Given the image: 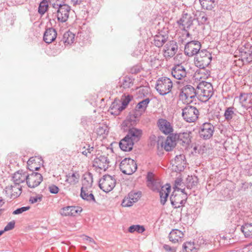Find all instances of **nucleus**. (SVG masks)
Segmentation results:
<instances>
[{"label": "nucleus", "instance_id": "23", "mask_svg": "<svg viewBox=\"0 0 252 252\" xmlns=\"http://www.w3.org/2000/svg\"><path fill=\"white\" fill-rule=\"evenodd\" d=\"M171 74L175 79L181 80L186 77L187 71L183 65L178 64L172 68Z\"/></svg>", "mask_w": 252, "mask_h": 252}, {"label": "nucleus", "instance_id": "6", "mask_svg": "<svg viewBox=\"0 0 252 252\" xmlns=\"http://www.w3.org/2000/svg\"><path fill=\"white\" fill-rule=\"evenodd\" d=\"M212 55L207 50H201L194 58V63L199 68H206L212 61Z\"/></svg>", "mask_w": 252, "mask_h": 252}, {"label": "nucleus", "instance_id": "45", "mask_svg": "<svg viewBox=\"0 0 252 252\" xmlns=\"http://www.w3.org/2000/svg\"><path fill=\"white\" fill-rule=\"evenodd\" d=\"M130 199L132 200V202L135 203L137 202L141 196V192L140 191L134 192L131 191L128 194Z\"/></svg>", "mask_w": 252, "mask_h": 252}, {"label": "nucleus", "instance_id": "28", "mask_svg": "<svg viewBox=\"0 0 252 252\" xmlns=\"http://www.w3.org/2000/svg\"><path fill=\"white\" fill-rule=\"evenodd\" d=\"M169 38L167 34H161L158 33L154 37L153 43L158 47H162L163 44L167 41Z\"/></svg>", "mask_w": 252, "mask_h": 252}, {"label": "nucleus", "instance_id": "59", "mask_svg": "<svg viewBox=\"0 0 252 252\" xmlns=\"http://www.w3.org/2000/svg\"><path fill=\"white\" fill-rule=\"evenodd\" d=\"M94 149V148L93 147H90L89 146L88 148L82 152V154L87 156L88 153H91L93 151Z\"/></svg>", "mask_w": 252, "mask_h": 252}, {"label": "nucleus", "instance_id": "36", "mask_svg": "<svg viewBox=\"0 0 252 252\" xmlns=\"http://www.w3.org/2000/svg\"><path fill=\"white\" fill-rule=\"evenodd\" d=\"M241 230L245 237H252V223H245L241 226Z\"/></svg>", "mask_w": 252, "mask_h": 252}, {"label": "nucleus", "instance_id": "60", "mask_svg": "<svg viewBox=\"0 0 252 252\" xmlns=\"http://www.w3.org/2000/svg\"><path fill=\"white\" fill-rule=\"evenodd\" d=\"M200 21L202 24H204L207 21V17L205 15H200L199 18Z\"/></svg>", "mask_w": 252, "mask_h": 252}, {"label": "nucleus", "instance_id": "16", "mask_svg": "<svg viewBox=\"0 0 252 252\" xmlns=\"http://www.w3.org/2000/svg\"><path fill=\"white\" fill-rule=\"evenodd\" d=\"M142 135L141 129L132 127L127 129V133L125 137L134 144L140 140Z\"/></svg>", "mask_w": 252, "mask_h": 252}, {"label": "nucleus", "instance_id": "4", "mask_svg": "<svg viewBox=\"0 0 252 252\" xmlns=\"http://www.w3.org/2000/svg\"><path fill=\"white\" fill-rule=\"evenodd\" d=\"M197 97V89L190 85H187L183 87L180 94V98L184 103L189 104L193 101L195 97Z\"/></svg>", "mask_w": 252, "mask_h": 252}, {"label": "nucleus", "instance_id": "46", "mask_svg": "<svg viewBox=\"0 0 252 252\" xmlns=\"http://www.w3.org/2000/svg\"><path fill=\"white\" fill-rule=\"evenodd\" d=\"M183 248L184 252H196L193 245L190 242L185 243Z\"/></svg>", "mask_w": 252, "mask_h": 252}, {"label": "nucleus", "instance_id": "22", "mask_svg": "<svg viewBox=\"0 0 252 252\" xmlns=\"http://www.w3.org/2000/svg\"><path fill=\"white\" fill-rule=\"evenodd\" d=\"M177 143L176 135L174 133L169 134L164 143H162L161 147H164L166 151H171L176 146Z\"/></svg>", "mask_w": 252, "mask_h": 252}, {"label": "nucleus", "instance_id": "55", "mask_svg": "<svg viewBox=\"0 0 252 252\" xmlns=\"http://www.w3.org/2000/svg\"><path fill=\"white\" fill-rule=\"evenodd\" d=\"M15 222L14 220L11 221L7 223V224L4 227V231H7L12 230L15 226Z\"/></svg>", "mask_w": 252, "mask_h": 252}, {"label": "nucleus", "instance_id": "50", "mask_svg": "<svg viewBox=\"0 0 252 252\" xmlns=\"http://www.w3.org/2000/svg\"><path fill=\"white\" fill-rule=\"evenodd\" d=\"M13 186H8L5 187L3 190V192L5 194L6 196L10 197L12 198V194L13 193Z\"/></svg>", "mask_w": 252, "mask_h": 252}, {"label": "nucleus", "instance_id": "35", "mask_svg": "<svg viewBox=\"0 0 252 252\" xmlns=\"http://www.w3.org/2000/svg\"><path fill=\"white\" fill-rule=\"evenodd\" d=\"M240 52L241 56L246 60L248 62H252V49H249V47H245L240 49Z\"/></svg>", "mask_w": 252, "mask_h": 252}, {"label": "nucleus", "instance_id": "27", "mask_svg": "<svg viewBox=\"0 0 252 252\" xmlns=\"http://www.w3.org/2000/svg\"><path fill=\"white\" fill-rule=\"evenodd\" d=\"M57 32L53 28L47 29L44 32L43 40L47 43H50L55 40L57 37Z\"/></svg>", "mask_w": 252, "mask_h": 252}, {"label": "nucleus", "instance_id": "13", "mask_svg": "<svg viewBox=\"0 0 252 252\" xmlns=\"http://www.w3.org/2000/svg\"><path fill=\"white\" fill-rule=\"evenodd\" d=\"M157 124L159 130L163 134L165 135L172 134L174 131L173 127L171 123L166 119H158Z\"/></svg>", "mask_w": 252, "mask_h": 252}, {"label": "nucleus", "instance_id": "53", "mask_svg": "<svg viewBox=\"0 0 252 252\" xmlns=\"http://www.w3.org/2000/svg\"><path fill=\"white\" fill-rule=\"evenodd\" d=\"M30 207L29 206L22 207L21 208H19L13 211V214L14 215H18L24 212H25L28 210H29Z\"/></svg>", "mask_w": 252, "mask_h": 252}, {"label": "nucleus", "instance_id": "7", "mask_svg": "<svg viewBox=\"0 0 252 252\" xmlns=\"http://www.w3.org/2000/svg\"><path fill=\"white\" fill-rule=\"evenodd\" d=\"M198 115L199 111L194 106L188 105L182 109V117L187 122H194L198 118Z\"/></svg>", "mask_w": 252, "mask_h": 252}, {"label": "nucleus", "instance_id": "1", "mask_svg": "<svg viewBox=\"0 0 252 252\" xmlns=\"http://www.w3.org/2000/svg\"><path fill=\"white\" fill-rule=\"evenodd\" d=\"M154 174L152 172H148L147 175V182L148 187L154 191L158 192L160 195V203L164 205L170 191V186L168 184L162 186L159 179H156Z\"/></svg>", "mask_w": 252, "mask_h": 252}, {"label": "nucleus", "instance_id": "49", "mask_svg": "<svg viewBox=\"0 0 252 252\" xmlns=\"http://www.w3.org/2000/svg\"><path fill=\"white\" fill-rule=\"evenodd\" d=\"M198 73L202 75L201 78L205 79L210 76L211 72L209 69H206V68H199Z\"/></svg>", "mask_w": 252, "mask_h": 252}, {"label": "nucleus", "instance_id": "26", "mask_svg": "<svg viewBox=\"0 0 252 252\" xmlns=\"http://www.w3.org/2000/svg\"><path fill=\"white\" fill-rule=\"evenodd\" d=\"M28 173L23 170L16 172L12 176V180L16 185H19L21 183L27 181Z\"/></svg>", "mask_w": 252, "mask_h": 252}, {"label": "nucleus", "instance_id": "40", "mask_svg": "<svg viewBox=\"0 0 252 252\" xmlns=\"http://www.w3.org/2000/svg\"><path fill=\"white\" fill-rule=\"evenodd\" d=\"M80 196L83 199L88 201L95 202L94 197L92 193H89L88 189H81Z\"/></svg>", "mask_w": 252, "mask_h": 252}, {"label": "nucleus", "instance_id": "61", "mask_svg": "<svg viewBox=\"0 0 252 252\" xmlns=\"http://www.w3.org/2000/svg\"><path fill=\"white\" fill-rule=\"evenodd\" d=\"M182 180L180 179H177L175 181V189H177L178 188V186H180L181 185Z\"/></svg>", "mask_w": 252, "mask_h": 252}, {"label": "nucleus", "instance_id": "51", "mask_svg": "<svg viewBox=\"0 0 252 252\" xmlns=\"http://www.w3.org/2000/svg\"><path fill=\"white\" fill-rule=\"evenodd\" d=\"M131 97L129 95L125 96V98L122 100V102H121L122 109L124 110L126 108V106L128 105L131 100Z\"/></svg>", "mask_w": 252, "mask_h": 252}, {"label": "nucleus", "instance_id": "58", "mask_svg": "<svg viewBox=\"0 0 252 252\" xmlns=\"http://www.w3.org/2000/svg\"><path fill=\"white\" fill-rule=\"evenodd\" d=\"M252 186V184L251 183H244L242 184L241 188L244 190H246L248 188H251Z\"/></svg>", "mask_w": 252, "mask_h": 252}, {"label": "nucleus", "instance_id": "30", "mask_svg": "<svg viewBox=\"0 0 252 252\" xmlns=\"http://www.w3.org/2000/svg\"><path fill=\"white\" fill-rule=\"evenodd\" d=\"M184 236V233L179 229H173L169 234V240L172 243H176L181 241Z\"/></svg>", "mask_w": 252, "mask_h": 252}, {"label": "nucleus", "instance_id": "31", "mask_svg": "<svg viewBox=\"0 0 252 252\" xmlns=\"http://www.w3.org/2000/svg\"><path fill=\"white\" fill-rule=\"evenodd\" d=\"M134 144L132 142L125 137L120 141L119 146L122 150L129 152L132 150Z\"/></svg>", "mask_w": 252, "mask_h": 252}, {"label": "nucleus", "instance_id": "34", "mask_svg": "<svg viewBox=\"0 0 252 252\" xmlns=\"http://www.w3.org/2000/svg\"><path fill=\"white\" fill-rule=\"evenodd\" d=\"M203 9L212 10L216 6L217 2L216 0H199Z\"/></svg>", "mask_w": 252, "mask_h": 252}, {"label": "nucleus", "instance_id": "32", "mask_svg": "<svg viewBox=\"0 0 252 252\" xmlns=\"http://www.w3.org/2000/svg\"><path fill=\"white\" fill-rule=\"evenodd\" d=\"M93 174L89 172L84 176L82 180V187L81 189H88L91 188L93 185Z\"/></svg>", "mask_w": 252, "mask_h": 252}, {"label": "nucleus", "instance_id": "2", "mask_svg": "<svg viewBox=\"0 0 252 252\" xmlns=\"http://www.w3.org/2000/svg\"><path fill=\"white\" fill-rule=\"evenodd\" d=\"M213 94V87L209 82L202 81L197 87V98L202 102H207Z\"/></svg>", "mask_w": 252, "mask_h": 252}, {"label": "nucleus", "instance_id": "20", "mask_svg": "<svg viewBox=\"0 0 252 252\" xmlns=\"http://www.w3.org/2000/svg\"><path fill=\"white\" fill-rule=\"evenodd\" d=\"M43 160L39 157H31L27 161L28 168L32 171L38 170L40 166L43 165Z\"/></svg>", "mask_w": 252, "mask_h": 252}, {"label": "nucleus", "instance_id": "56", "mask_svg": "<svg viewBox=\"0 0 252 252\" xmlns=\"http://www.w3.org/2000/svg\"><path fill=\"white\" fill-rule=\"evenodd\" d=\"M49 190L51 193L57 194L59 192V189L56 185H52L49 187Z\"/></svg>", "mask_w": 252, "mask_h": 252}, {"label": "nucleus", "instance_id": "44", "mask_svg": "<svg viewBox=\"0 0 252 252\" xmlns=\"http://www.w3.org/2000/svg\"><path fill=\"white\" fill-rule=\"evenodd\" d=\"M145 231L144 226L140 225H133L130 226L128 228V231L130 233L137 232L138 233H142Z\"/></svg>", "mask_w": 252, "mask_h": 252}, {"label": "nucleus", "instance_id": "25", "mask_svg": "<svg viewBox=\"0 0 252 252\" xmlns=\"http://www.w3.org/2000/svg\"><path fill=\"white\" fill-rule=\"evenodd\" d=\"M80 208L77 206H70L63 208L60 214L63 216H75L76 214L81 212Z\"/></svg>", "mask_w": 252, "mask_h": 252}, {"label": "nucleus", "instance_id": "18", "mask_svg": "<svg viewBox=\"0 0 252 252\" xmlns=\"http://www.w3.org/2000/svg\"><path fill=\"white\" fill-rule=\"evenodd\" d=\"M178 46L175 40H170L164 46V56L165 57H173L177 53Z\"/></svg>", "mask_w": 252, "mask_h": 252}, {"label": "nucleus", "instance_id": "17", "mask_svg": "<svg viewBox=\"0 0 252 252\" xmlns=\"http://www.w3.org/2000/svg\"><path fill=\"white\" fill-rule=\"evenodd\" d=\"M193 18L191 14L183 12L181 18L177 21V24L183 27L182 30L186 32V28L189 29L192 25Z\"/></svg>", "mask_w": 252, "mask_h": 252}, {"label": "nucleus", "instance_id": "11", "mask_svg": "<svg viewBox=\"0 0 252 252\" xmlns=\"http://www.w3.org/2000/svg\"><path fill=\"white\" fill-rule=\"evenodd\" d=\"M214 132V126L209 123H205L200 126L199 130L200 137L204 139H210Z\"/></svg>", "mask_w": 252, "mask_h": 252}, {"label": "nucleus", "instance_id": "21", "mask_svg": "<svg viewBox=\"0 0 252 252\" xmlns=\"http://www.w3.org/2000/svg\"><path fill=\"white\" fill-rule=\"evenodd\" d=\"M242 107L248 110L252 109V98L250 94L241 93L238 97Z\"/></svg>", "mask_w": 252, "mask_h": 252}, {"label": "nucleus", "instance_id": "14", "mask_svg": "<svg viewBox=\"0 0 252 252\" xmlns=\"http://www.w3.org/2000/svg\"><path fill=\"white\" fill-rule=\"evenodd\" d=\"M42 180L43 177L40 173L32 172L31 174H28L26 183L29 188H34L39 185Z\"/></svg>", "mask_w": 252, "mask_h": 252}, {"label": "nucleus", "instance_id": "10", "mask_svg": "<svg viewBox=\"0 0 252 252\" xmlns=\"http://www.w3.org/2000/svg\"><path fill=\"white\" fill-rule=\"evenodd\" d=\"M201 43L198 41L192 40L188 42L184 49V53L189 57H192L198 54L201 51Z\"/></svg>", "mask_w": 252, "mask_h": 252}, {"label": "nucleus", "instance_id": "38", "mask_svg": "<svg viewBox=\"0 0 252 252\" xmlns=\"http://www.w3.org/2000/svg\"><path fill=\"white\" fill-rule=\"evenodd\" d=\"M75 35L71 32L68 31L63 35V41L66 44H71L74 41Z\"/></svg>", "mask_w": 252, "mask_h": 252}, {"label": "nucleus", "instance_id": "5", "mask_svg": "<svg viewBox=\"0 0 252 252\" xmlns=\"http://www.w3.org/2000/svg\"><path fill=\"white\" fill-rule=\"evenodd\" d=\"M173 87L171 79L166 77L159 78L157 81L155 88L161 95H165L169 93Z\"/></svg>", "mask_w": 252, "mask_h": 252}, {"label": "nucleus", "instance_id": "48", "mask_svg": "<svg viewBox=\"0 0 252 252\" xmlns=\"http://www.w3.org/2000/svg\"><path fill=\"white\" fill-rule=\"evenodd\" d=\"M13 193L12 194V198H16L18 197L22 192V187L18 185V187L16 185L13 186Z\"/></svg>", "mask_w": 252, "mask_h": 252}, {"label": "nucleus", "instance_id": "19", "mask_svg": "<svg viewBox=\"0 0 252 252\" xmlns=\"http://www.w3.org/2000/svg\"><path fill=\"white\" fill-rule=\"evenodd\" d=\"M109 159L107 157L100 155L94 159L93 165L105 171L109 166Z\"/></svg>", "mask_w": 252, "mask_h": 252}, {"label": "nucleus", "instance_id": "54", "mask_svg": "<svg viewBox=\"0 0 252 252\" xmlns=\"http://www.w3.org/2000/svg\"><path fill=\"white\" fill-rule=\"evenodd\" d=\"M42 195H38L36 196H31L30 198L29 201L32 203L39 202L42 200Z\"/></svg>", "mask_w": 252, "mask_h": 252}, {"label": "nucleus", "instance_id": "29", "mask_svg": "<svg viewBox=\"0 0 252 252\" xmlns=\"http://www.w3.org/2000/svg\"><path fill=\"white\" fill-rule=\"evenodd\" d=\"M80 174L78 171L70 172L65 176V182L70 185H75L79 182Z\"/></svg>", "mask_w": 252, "mask_h": 252}, {"label": "nucleus", "instance_id": "33", "mask_svg": "<svg viewBox=\"0 0 252 252\" xmlns=\"http://www.w3.org/2000/svg\"><path fill=\"white\" fill-rule=\"evenodd\" d=\"M123 110L124 109H122L121 108V102L119 100H115L112 103L109 111L112 115H117Z\"/></svg>", "mask_w": 252, "mask_h": 252}, {"label": "nucleus", "instance_id": "41", "mask_svg": "<svg viewBox=\"0 0 252 252\" xmlns=\"http://www.w3.org/2000/svg\"><path fill=\"white\" fill-rule=\"evenodd\" d=\"M234 109V108L233 107H227L225 109L224 113V117L225 120L227 122H229L232 120L233 117L235 116Z\"/></svg>", "mask_w": 252, "mask_h": 252}, {"label": "nucleus", "instance_id": "12", "mask_svg": "<svg viewBox=\"0 0 252 252\" xmlns=\"http://www.w3.org/2000/svg\"><path fill=\"white\" fill-rule=\"evenodd\" d=\"M172 170L175 172H181L184 170L186 165L185 156L180 154L177 155L174 160H171Z\"/></svg>", "mask_w": 252, "mask_h": 252}, {"label": "nucleus", "instance_id": "52", "mask_svg": "<svg viewBox=\"0 0 252 252\" xmlns=\"http://www.w3.org/2000/svg\"><path fill=\"white\" fill-rule=\"evenodd\" d=\"M133 203L134 202H132V200L130 199L129 197L128 196L126 198L123 199L122 205L123 207H130Z\"/></svg>", "mask_w": 252, "mask_h": 252}, {"label": "nucleus", "instance_id": "24", "mask_svg": "<svg viewBox=\"0 0 252 252\" xmlns=\"http://www.w3.org/2000/svg\"><path fill=\"white\" fill-rule=\"evenodd\" d=\"M174 134L176 135L177 142L185 146L189 144L190 142V132L186 131Z\"/></svg>", "mask_w": 252, "mask_h": 252}, {"label": "nucleus", "instance_id": "15", "mask_svg": "<svg viewBox=\"0 0 252 252\" xmlns=\"http://www.w3.org/2000/svg\"><path fill=\"white\" fill-rule=\"evenodd\" d=\"M187 198V194L182 196V194H178L173 192L170 197V199L172 206L174 208H179L185 204Z\"/></svg>", "mask_w": 252, "mask_h": 252}, {"label": "nucleus", "instance_id": "64", "mask_svg": "<svg viewBox=\"0 0 252 252\" xmlns=\"http://www.w3.org/2000/svg\"><path fill=\"white\" fill-rule=\"evenodd\" d=\"M141 50H137L135 52H134L132 54H133V56H138L139 55L141 54Z\"/></svg>", "mask_w": 252, "mask_h": 252}, {"label": "nucleus", "instance_id": "8", "mask_svg": "<svg viewBox=\"0 0 252 252\" xmlns=\"http://www.w3.org/2000/svg\"><path fill=\"white\" fill-rule=\"evenodd\" d=\"M136 162L130 158H125L122 160L120 164V169L124 174L131 175L137 169Z\"/></svg>", "mask_w": 252, "mask_h": 252}, {"label": "nucleus", "instance_id": "9", "mask_svg": "<svg viewBox=\"0 0 252 252\" xmlns=\"http://www.w3.org/2000/svg\"><path fill=\"white\" fill-rule=\"evenodd\" d=\"M116 185L115 179L109 175H104L99 181V188L104 192H108L112 190Z\"/></svg>", "mask_w": 252, "mask_h": 252}, {"label": "nucleus", "instance_id": "47", "mask_svg": "<svg viewBox=\"0 0 252 252\" xmlns=\"http://www.w3.org/2000/svg\"><path fill=\"white\" fill-rule=\"evenodd\" d=\"M96 132L98 135H105L107 134L108 130L107 127L106 126L103 125L99 126L96 129Z\"/></svg>", "mask_w": 252, "mask_h": 252}, {"label": "nucleus", "instance_id": "42", "mask_svg": "<svg viewBox=\"0 0 252 252\" xmlns=\"http://www.w3.org/2000/svg\"><path fill=\"white\" fill-rule=\"evenodd\" d=\"M134 79L129 76H125L124 77L122 82L121 83V87L124 89L129 88L133 84Z\"/></svg>", "mask_w": 252, "mask_h": 252}, {"label": "nucleus", "instance_id": "37", "mask_svg": "<svg viewBox=\"0 0 252 252\" xmlns=\"http://www.w3.org/2000/svg\"><path fill=\"white\" fill-rule=\"evenodd\" d=\"M198 178L195 176H188L186 180V187L188 189H191L197 185Z\"/></svg>", "mask_w": 252, "mask_h": 252}, {"label": "nucleus", "instance_id": "43", "mask_svg": "<svg viewBox=\"0 0 252 252\" xmlns=\"http://www.w3.org/2000/svg\"><path fill=\"white\" fill-rule=\"evenodd\" d=\"M48 7V1L47 0H43L39 4L38 10L39 13H40L41 15L44 14L47 11Z\"/></svg>", "mask_w": 252, "mask_h": 252}, {"label": "nucleus", "instance_id": "63", "mask_svg": "<svg viewBox=\"0 0 252 252\" xmlns=\"http://www.w3.org/2000/svg\"><path fill=\"white\" fill-rule=\"evenodd\" d=\"M176 190L177 191H181V192L182 193V194H181L182 196H184V195H185L186 194H187V193H186L185 192V189H180L179 188H177V189Z\"/></svg>", "mask_w": 252, "mask_h": 252}, {"label": "nucleus", "instance_id": "57", "mask_svg": "<svg viewBox=\"0 0 252 252\" xmlns=\"http://www.w3.org/2000/svg\"><path fill=\"white\" fill-rule=\"evenodd\" d=\"M163 248L168 252H176V250L174 248L171 247L168 245H164L163 246Z\"/></svg>", "mask_w": 252, "mask_h": 252}, {"label": "nucleus", "instance_id": "3", "mask_svg": "<svg viewBox=\"0 0 252 252\" xmlns=\"http://www.w3.org/2000/svg\"><path fill=\"white\" fill-rule=\"evenodd\" d=\"M53 6L57 8L55 17L57 18L59 23L66 22L68 18L71 7L68 4L62 3H53Z\"/></svg>", "mask_w": 252, "mask_h": 252}, {"label": "nucleus", "instance_id": "39", "mask_svg": "<svg viewBox=\"0 0 252 252\" xmlns=\"http://www.w3.org/2000/svg\"><path fill=\"white\" fill-rule=\"evenodd\" d=\"M150 102V99L149 98L142 100L137 104L136 106V110H138L141 112H145Z\"/></svg>", "mask_w": 252, "mask_h": 252}, {"label": "nucleus", "instance_id": "62", "mask_svg": "<svg viewBox=\"0 0 252 252\" xmlns=\"http://www.w3.org/2000/svg\"><path fill=\"white\" fill-rule=\"evenodd\" d=\"M70 0L73 5L80 4L82 2V0Z\"/></svg>", "mask_w": 252, "mask_h": 252}]
</instances>
